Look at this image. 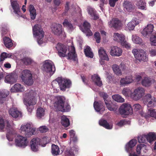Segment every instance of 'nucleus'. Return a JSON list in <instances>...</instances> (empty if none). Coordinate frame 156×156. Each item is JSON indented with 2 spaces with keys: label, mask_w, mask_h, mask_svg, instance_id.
Wrapping results in <instances>:
<instances>
[{
  "label": "nucleus",
  "mask_w": 156,
  "mask_h": 156,
  "mask_svg": "<svg viewBox=\"0 0 156 156\" xmlns=\"http://www.w3.org/2000/svg\"><path fill=\"white\" fill-rule=\"evenodd\" d=\"M69 133L70 136L71 138L73 141L76 142L77 140V138L75 136V132L73 130H71L69 131Z\"/></svg>",
  "instance_id": "60"
},
{
  "label": "nucleus",
  "mask_w": 156,
  "mask_h": 156,
  "mask_svg": "<svg viewBox=\"0 0 156 156\" xmlns=\"http://www.w3.org/2000/svg\"><path fill=\"white\" fill-rule=\"evenodd\" d=\"M122 49L117 46L111 47L109 51L110 55L112 56L119 57L122 55Z\"/></svg>",
  "instance_id": "15"
},
{
  "label": "nucleus",
  "mask_w": 156,
  "mask_h": 156,
  "mask_svg": "<svg viewBox=\"0 0 156 156\" xmlns=\"http://www.w3.org/2000/svg\"><path fill=\"white\" fill-rule=\"evenodd\" d=\"M99 57L101 60L108 61L109 58L105 51L103 48L101 47L98 50Z\"/></svg>",
  "instance_id": "27"
},
{
  "label": "nucleus",
  "mask_w": 156,
  "mask_h": 156,
  "mask_svg": "<svg viewBox=\"0 0 156 156\" xmlns=\"http://www.w3.org/2000/svg\"><path fill=\"white\" fill-rule=\"evenodd\" d=\"M9 94L8 91L6 90H2L0 92V104L3 103L5 98Z\"/></svg>",
  "instance_id": "39"
},
{
  "label": "nucleus",
  "mask_w": 156,
  "mask_h": 156,
  "mask_svg": "<svg viewBox=\"0 0 156 156\" xmlns=\"http://www.w3.org/2000/svg\"><path fill=\"white\" fill-rule=\"evenodd\" d=\"M64 27L66 28L69 32L71 31L74 29L70 21L67 19H65L63 23Z\"/></svg>",
  "instance_id": "37"
},
{
  "label": "nucleus",
  "mask_w": 156,
  "mask_h": 156,
  "mask_svg": "<svg viewBox=\"0 0 156 156\" xmlns=\"http://www.w3.org/2000/svg\"><path fill=\"white\" fill-rule=\"evenodd\" d=\"M91 79L92 81L97 86L100 87L102 83L101 81L100 80L99 76L97 74H94L92 76Z\"/></svg>",
  "instance_id": "36"
},
{
  "label": "nucleus",
  "mask_w": 156,
  "mask_h": 156,
  "mask_svg": "<svg viewBox=\"0 0 156 156\" xmlns=\"http://www.w3.org/2000/svg\"><path fill=\"white\" fill-rule=\"evenodd\" d=\"M28 143L26 137L23 136L19 134L16 135L15 139V144L16 146L25 147L27 145Z\"/></svg>",
  "instance_id": "10"
},
{
  "label": "nucleus",
  "mask_w": 156,
  "mask_h": 156,
  "mask_svg": "<svg viewBox=\"0 0 156 156\" xmlns=\"http://www.w3.org/2000/svg\"><path fill=\"white\" fill-rule=\"evenodd\" d=\"M139 23L138 20L136 18H134L127 24L125 28L126 30H133L134 29L135 26Z\"/></svg>",
  "instance_id": "20"
},
{
  "label": "nucleus",
  "mask_w": 156,
  "mask_h": 156,
  "mask_svg": "<svg viewBox=\"0 0 156 156\" xmlns=\"http://www.w3.org/2000/svg\"><path fill=\"white\" fill-rule=\"evenodd\" d=\"M61 123L65 127H68L70 124L69 119L65 115H63L61 117Z\"/></svg>",
  "instance_id": "41"
},
{
  "label": "nucleus",
  "mask_w": 156,
  "mask_h": 156,
  "mask_svg": "<svg viewBox=\"0 0 156 156\" xmlns=\"http://www.w3.org/2000/svg\"><path fill=\"white\" fill-rule=\"evenodd\" d=\"M57 82L60 86V88L62 90H65L66 88H69L71 84L70 80L66 79H62L58 77L53 81V83Z\"/></svg>",
  "instance_id": "8"
},
{
  "label": "nucleus",
  "mask_w": 156,
  "mask_h": 156,
  "mask_svg": "<svg viewBox=\"0 0 156 156\" xmlns=\"http://www.w3.org/2000/svg\"><path fill=\"white\" fill-rule=\"evenodd\" d=\"M54 106L57 110L62 112H68L70 110V106L65 102V98L63 96H57L55 98Z\"/></svg>",
  "instance_id": "3"
},
{
  "label": "nucleus",
  "mask_w": 156,
  "mask_h": 156,
  "mask_svg": "<svg viewBox=\"0 0 156 156\" xmlns=\"http://www.w3.org/2000/svg\"><path fill=\"white\" fill-rule=\"evenodd\" d=\"M22 61L26 65H29L32 62V60L28 57H25L22 59Z\"/></svg>",
  "instance_id": "58"
},
{
  "label": "nucleus",
  "mask_w": 156,
  "mask_h": 156,
  "mask_svg": "<svg viewBox=\"0 0 156 156\" xmlns=\"http://www.w3.org/2000/svg\"><path fill=\"white\" fill-rule=\"evenodd\" d=\"M74 147H73L70 151L67 150L65 152L66 156H75L74 155L75 151L76 153L78 151V149L76 148L74 151Z\"/></svg>",
  "instance_id": "54"
},
{
  "label": "nucleus",
  "mask_w": 156,
  "mask_h": 156,
  "mask_svg": "<svg viewBox=\"0 0 156 156\" xmlns=\"http://www.w3.org/2000/svg\"><path fill=\"white\" fill-rule=\"evenodd\" d=\"M4 44L5 47L8 48H11L13 45V43L9 37H5L3 39Z\"/></svg>",
  "instance_id": "45"
},
{
  "label": "nucleus",
  "mask_w": 156,
  "mask_h": 156,
  "mask_svg": "<svg viewBox=\"0 0 156 156\" xmlns=\"http://www.w3.org/2000/svg\"><path fill=\"white\" fill-rule=\"evenodd\" d=\"M137 140L136 139H132L126 145L125 149L126 151L130 154L132 152L133 148L136 145Z\"/></svg>",
  "instance_id": "23"
},
{
  "label": "nucleus",
  "mask_w": 156,
  "mask_h": 156,
  "mask_svg": "<svg viewBox=\"0 0 156 156\" xmlns=\"http://www.w3.org/2000/svg\"><path fill=\"white\" fill-rule=\"evenodd\" d=\"M107 101L105 102V104L108 109L111 111H115L117 109L118 107L115 106V107H111L110 103H108Z\"/></svg>",
  "instance_id": "61"
},
{
  "label": "nucleus",
  "mask_w": 156,
  "mask_h": 156,
  "mask_svg": "<svg viewBox=\"0 0 156 156\" xmlns=\"http://www.w3.org/2000/svg\"><path fill=\"white\" fill-rule=\"evenodd\" d=\"M20 130L26 137H29L34 134L36 128L33 127L32 123L27 122L21 125Z\"/></svg>",
  "instance_id": "4"
},
{
  "label": "nucleus",
  "mask_w": 156,
  "mask_h": 156,
  "mask_svg": "<svg viewBox=\"0 0 156 156\" xmlns=\"http://www.w3.org/2000/svg\"><path fill=\"white\" fill-rule=\"evenodd\" d=\"M132 52L137 59L144 61H147L148 60L147 53L144 50L141 49H134Z\"/></svg>",
  "instance_id": "7"
},
{
  "label": "nucleus",
  "mask_w": 156,
  "mask_h": 156,
  "mask_svg": "<svg viewBox=\"0 0 156 156\" xmlns=\"http://www.w3.org/2000/svg\"><path fill=\"white\" fill-rule=\"evenodd\" d=\"M56 48L60 57H67L68 59H74L75 58V49L73 46L69 47L61 43H58Z\"/></svg>",
  "instance_id": "1"
},
{
  "label": "nucleus",
  "mask_w": 156,
  "mask_h": 156,
  "mask_svg": "<svg viewBox=\"0 0 156 156\" xmlns=\"http://www.w3.org/2000/svg\"><path fill=\"white\" fill-rule=\"evenodd\" d=\"M9 113L13 117L15 118H20L22 117V113L18 110L17 108H12L9 110Z\"/></svg>",
  "instance_id": "19"
},
{
  "label": "nucleus",
  "mask_w": 156,
  "mask_h": 156,
  "mask_svg": "<svg viewBox=\"0 0 156 156\" xmlns=\"http://www.w3.org/2000/svg\"><path fill=\"white\" fill-rule=\"evenodd\" d=\"M37 94L35 92L31 90L23 95V103L27 107L28 112L31 113L34 109V105L37 103Z\"/></svg>",
  "instance_id": "2"
},
{
  "label": "nucleus",
  "mask_w": 156,
  "mask_h": 156,
  "mask_svg": "<svg viewBox=\"0 0 156 156\" xmlns=\"http://www.w3.org/2000/svg\"><path fill=\"white\" fill-rule=\"evenodd\" d=\"M152 83V80L151 79L147 77H145L144 79L142 81V84L145 86H149L151 85Z\"/></svg>",
  "instance_id": "49"
},
{
  "label": "nucleus",
  "mask_w": 156,
  "mask_h": 156,
  "mask_svg": "<svg viewBox=\"0 0 156 156\" xmlns=\"http://www.w3.org/2000/svg\"><path fill=\"white\" fill-rule=\"evenodd\" d=\"M20 76L23 81L26 85L30 86L33 83L32 75L31 72L28 69L22 70Z\"/></svg>",
  "instance_id": "5"
},
{
  "label": "nucleus",
  "mask_w": 156,
  "mask_h": 156,
  "mask_svg": "<svg viewBox=\"0 0 156 156\" xmlns=\"http://www.w3.org/2000/svg\"><path fill=\"white\" fill-rule=\"evenodd\" d=\"M94 107L97 112H100L101 114L105 110L104 108L101 101H95L94 103Z\"/></svg>",
  "instance_id": "30"
},
{
  "label": "nucleus",
  "mask_w": 156,
  "mask_h": 156,
  "mask_svg": "<svg viewBox=\"0 0 156 156\" xmlns=\"http://www.w3.org/2000/svg\"><path fill=\"white\" fill-rule=\"evenodd\" d=\"M87 11L88 14L90 16L91 19L96 20L98 18L96 14V11L94 8L88 7L87 8Z\"/></svg>",
  "instance_id": "31"
},
{
  "label": "nucleus",
  "mask_w": 156,
  "mask_h": 156,
  "mask_svg": "<svg viewBox=\"0 0 156 156\" xmlns=\"http://www.w3.org/2000/svg\"><path fill=\"white\" fill-rule=\"evenodd\" d=\"M119 113L121 115H128L132 112V108L129 104H123L119 109Z\"/></svg>",
  "instance_id": "14"
},
{
  "label": "nucleus",
  "mask_w": 156,
  "mask_h": 156,
  "mask_svg": "<svg viewBox=\"0 0 156 156\" xmlns=\"http://www.w3.org/2000/svg\"><path fill=\"white\" fill-rule=\"evenodd\" d=\"M5 125V122L2 117H0V132L4 131Z\"/></svg>",
  "instance_id": "56"
},
{
  "label": "nucleus",
  "mask_w": 156,
  "mask_h": 156,
  "mask_svg": "<svg viewBox=\"0 0 156 156\" xmlns=\"http://www.w3.org/2000/svg\"><path fill=\"white\" fill-rule=\"evenodd\" d=\"M17 135V134H16V131L12 129L8 132L6 137L9 141H12L14 137L16 138Z\"/></svg>",
  "instance_id": "32"
},
{
  "label": "nucleus",
  "mask_w": 156,
  "mask_h": 156,
  "mask_svg": "<svg viewBox=\"0 0 156 156\" xmlns=\"http://www.w3.org/2000/svg\"><path fill=\"white\" fill-rule=\"evenodd\" d=\"M134 110L137 111L142 109V106L138 103L134 104L133 106Z\"/></svg>",
  "instance_id": "62"
},
{
  "label": "nucleus",
  "mask_w": 156,
  "mask_h": 156,
  "mask_svg": "<svg viewBox=\"0 0 156 156\" xmlns=\"http://www.w3.org/2000/svg\"><path fill=\"white\" fill-rule=\"evenodd\" d=\"M154 26L151 24H149L147 25L143 30L142 31L141 33L142 35L146 36L151 34L153 31Z\"/></svg>",
  "instance_id": "22"
},
{
  "label": "nucleus",
  "mask_w": 156,
  "mask_h": 156,
  "mask_svg": "<svg viewBox=\"0 0 156 156\" xmlns=\"http://www.w3.org/2000/svg\"><path fill=\"white\" fill-rule=\"evenodd\" d=\"M150 40L152 45L156 46V33H154L151 35Z\"/></svg>",
  "instance_id": "52"
},
{
  "label": "nucleus",
  "mask_w": 156,
  "mask_h": 156,
  "mask_svg": "<svg viewBox=\"0 0 156 156\" xmlns=\"http://www.w3.org/2000/svg\"><path fill=\"white\" fill-rule=\"evenodd\" d=\"M41 140L38 138L33 139L30 142V145L31 150L34 152H37L39 150V147L40 144Z\"/></svg>",
  "instance_id": "16"
},
{
  "label": "nucleus",
  "mask_w": 156,
  "mask_h": 156,
  "mask_svg": "<svg viewBox=\"0 0 156 156\" xmlns=\"http://www.w3.org/2000/svg\"><path fill=\"white\" fill-rule=\"evenodd\" d=\"M83 28L81 29L82 31L87 36H91L93 33L90 30V24L87 21L84 22L83 25Z\"/></svg>",
  "instance_id": "21"
},
{
  "label": "nucleus",
  "mask_w": 156,
  "mask_h": 156,
  "mask_svg": "<svg viewBox=\"0 0 156 156\" xmlns=\"http://www.w3.org/2000/svg\"><path fill=\"white\" fill-rule=\"evenodd\" d=\"M99 124L100 125L108 129H112V124H109L107 122L106 120L104 119H101L100 120Z\"/></svg>",
  "instance_id": "38"
},
{
  "label": "nucleus",
  "mask_w": 156,
  "mask_h": 156,
  "mask_svg": "<svg viewBox=\"0 0 156 156\" xmlns=\"http://www.w3.org/2000/svg\"><path fill=\"white\" fill-rule=\"evenodd\" d=\"M138 140L140 143H146L147 141V135H140L138 137Z\"/></svg>",
  "instance_id": "55"
},
{
  "label": "nucleus",
  "mask_w": 156,
  "mask_h": 156,
  "mask_svg": "<svg viewBox=\"0 0 156 156\" xmlns=\"http://www.w3.org/2000/svg\"><path fill=\"white\" fill-rule=\"evenodd\" d=\"M12 0H10L11 5L14 11V12L19 16H20L21 14L20 8L19 5L16 1H12Z\"/></svg>",
  "instance_id": "25"
},
{
  "label": "nucleus",
  "mask_w": 156,
  "mask_h": 156,
  "mask_svg": "<svg viewBox=\"0 0 156 156\" xmlns=\"http://www.w3.org/2000/svg\"><path fill=\"white\" fill-rule=\"evenodd\" d=\"M112 68L114 72L116 75L118 76L122 75V73L119 66L116 64H114L112 66Z\"/></svg>",
  "instance_id": "46"
},
{
  "label": "nucleus",
  "mask_w": 156,
  "mask_h": 156,
  "mask_svg": "<svg viewBox=\"0 0 156 156\" xmlns=\"http://www.w3.org/2000/svg\"><path fill=\"white\" fill-rule=\"evenodd\" d=\"M134 79L132 76H126L121 78L120 81V85L121 86H125L132 83Z\"/></svg>",
  "instance_id": "18"
},
{
  "label": "nucleus",
  "mask_w": 156,
  "mask_h": 156,
  "mask_svg": "<svg viewBox=\"0 0 156 156\" xmlns=\"http://www.w3.org/2000/svg\"><path fill=\"white\" fill-rule=\"evenodd\" d=\"M132 90L128 88H124L122 90V94L125 97H129L131 98L132 94Z\"/></svg>",
  "instance_id": "40"
},
{
  "label": "nucleus",
  "mask_w": 156,
  "mask_h": 156,
  "mask_svg": "<svg viewBox=\"0 0 156 156\" xmlns=\"http://www.w3.org/2000/svg\"><path fill=\"white\" fill-rule=\"evenodd\" d=\"M112 98L114 100L118 102L122 103L125 101L124 99L119 94L113 95Z\"/></svg>",
  "instance_id": "48"
},
{
  "label": "nucleus",
  "mask_w": 156,
  "mask_h": 156,
  "mask_svg": "<svg viewBox=\"0 0 156 156\" xmlns=\"http://www.w3.org/2000/svg\"><path fill=\"white\" fill-rule=\"evenodd\" d=\"M120 43L122 46L126 49H129L130 48V44L126 41V39L123 40V41Z\"/></svg>",
  "instance_id": "57"
},
{
  "label": "nucleus",
  "mask_w": 156,
  "mask_h": 156,
  "mask_svg": "<svg viewBox=\"0 0 156 156\" xmlns=\"http://www.w3.org/2000/svg\"><path fill=\"white\" fill-rule=\"evenodd\" d=\"M132 40L134 43L136 44H140L143 43L142 39L135 34L132 36Z\"/></svg>",
  "instance_id": "42"
},
{
  "label": "nucleus",
  "mask_w": 156,
  "mask_h": 156,
  "mask_svg": "<svg viewBox=\"0 0 156 156\" xmlns=\"http://www.w3.org/2000/svg\"><path fill=\"white\" fill-rule=\"evenodd\" d=\"M45 112V109L43 108H38L36 111V116L38 119H41L44 116Z\"/></svg>",
  "instance_id": "34"
},
{
  "label": "nucleus",
  "mask_w": 156,
  "mask_h": 156,
  "mask_svg": "<svg viewBox=\"0 0 156 156\" xmlns=\"http://www.w3.org/2000/svg\"><path fill=\"white\" fill-rule=\"evenodd\" d=\"M113 39L114 41L120 43L123 40L126 39L125 36L122 34L115 33L113 36Z\"/></svg>",
  "instance_id": "26"
},
{
  "label": "nucleus",
  "mask_w": 156,
  "mask_h": 156,
  "mask_svg": "<svg viewBox=\"0 0 156 156\" xmlns=\"http://www.w3.org/2000/svg\"><path fill=\"white\" fill-rule=\"evenodd\" d=\"M12 55L11 53L8 54L4 52L2 53L0 56V62H3L6 58H10Z\"/></svg>",
  "instance_id": "50"
},
{
  "label": "nucleus",
  "mask_w": 156,
  "mask_h": 156,
  "mask_svg": "<svg viewBox=\"0 0 156 156\" xmlns=\"http://www.w3.org/2000/svg\"><path fill=\"white\" fill-rule=\"evenodd\" d=\"M136 5L139 9L142 10L145 9L146 7V3L141 0L138 2Z\"/></svg>",
  "instance_id": "53"
},
{
  "label": "nucleus",
  "mask_w": 156,
  "mask_h": 156,
  "mask_svg": "<svg viewBox=\"0 0 156 156\" xmlns=\"http://www.w3.org/2000/svg\"><path fill=\"white\" fill-rule=\"evenodd\" d=\"M108 24L110 27H113L117 29H120L122 26V23L120 20L118 19L114 18L109 22Z\"/></svg>",
  "instance_id": "17"
},
{
  "label": "nucleus",
  "mask_w": 156,
  "mask_h": 156,
  "mask_svg": "<svg viewBox=\"0 0 156 156\" xmlns=\"http://www.w3.org/2000/svg\"><path fill=\"white\" fill-rule=\"evenodd\" d=\"M29 10L31 19L34 20L37 15L36 10L32 5H30L29 7Z\"/></svg>",
  "instance_id": "35"
},
{
  "label": "nucleus",
  "mask_w": 156,
  "mask_h": 156,
  "mask_svg": "<svg viewBox=\"0 0 156 156\" xmlns=\"http://www.w3.org/2000/svg\"><path fill=\"white\" fill-rule=\"evenodd\" d=\"M51 152L54 155L58 154L60 153V151L58 146L54 144L52 145Z\"/></svg>",
  "instance_id": "47"
},
{
  "label": "nucleus",
  "mask_w": 156,
  "mask_h": 156,
  "mask_svg": "<svg viewBox=\"0 0 156 156\" xmlns=\"http://www.w3.org/2000/svg\"><path fill=\"white\" fill-rule=\"evenodd\" d=\"M34 36L37 39L38 44H42L43 41L42 39L44 36V31L41 26L38 25H35L33 28Z\"/></svg>",
  "instance_id": "6"
},
{
  "label": "nucleus",
  "mask_w": 156,
  "mask_h": 156,
  "mask_svg": "<svg viewBox=\"0 0 156 156\" xmlns=\"http://www.w3.org/2000/svg\"><path fill=\"white\" fill-rule=\"evenodd\" d=\"M84 51L85 54L86 56L90 58H93V53L91 51V48L90 47L88 46H86L84 49Z\"/></svg>",
  "instance_id": "44"
},
{
  "label": "nucleus",
  "mask_w": 156,
  "mask_h": 156,
  "mask_svg": "<svg viewBox=\"0 0 156 156\" xmlns=\"http://www.w3.org/2000/svg\"><path fill=\"white\" fill-rule=\"evenodd\" d=\"M144 102L145 104L147 105L148 107H153L156 106V99L151 97L150 94L145 96Z\"/></svg>",
  "instance_id": "12"
},
{
  "label": "nucleus",
  "mask_w": 156,
  "mask_h": 156,
  "mask_svg": "<svg viewBox=\"0 0 156 156\" xmlns=\"http://www.w3.org/2000/svg\"><path fill=\"white\" fill-rule=\"evenodd\" d=\"M147 141L150 143L156 139V133H150L147 135Z\"/></svg>",
  "instance_id": "43"
},
{
  "label": "nucleus",
  "mask_w": 156,
  "mask_h": 156,
  "mask_svg": "<svg viewBox=\"0 0 156 156\" xmlns=\"http://www.w3.org/2000/svg\"><path fill=\"white\" fill-rule=\"evenodd\" d=\"M39 130L41 133H44L47 132L48 129L45 126H42L39 127Z\"/></svg>",
  "instance_id": "63"
},
{
  "label": "nucleus",
  "mask_w": 156,
  "mask_h": 156,
  "mask_svg": "<svg viewBox=\"0 0 156 156\" xmlns=\"http://www.w3.org/2000/svg\"><path fill=\"white\" fill-rule=\"evenodd\" d=\"M144 116L146 118L151 117L156 119V109L152 108L148 109Z\"/></svg>",
  "instance_id": "33"
},
{
  "label": "nucleus",
  "mask_w": 156,
  "mask_h": 156,
  "mask_svg": "<svg viewBox=\"0 0 156 156\" xmlns=\"http://www.w3.org/2000/svg\"><path fill=\"white\" fill-rule=\"evenodd\" d=\"M5 124L6 126L8 129L11 128L14 125L13 123L11 121H6Z\"/></svg>",
  "instance_id": "64"
},
{
  "label": "nucleus",
  "mask_w": 156,
  "mask_h": 156,
  "mask_svg": "<svg viewBox=\"0 0 156 156\" xmlns=\"http://www.w3.org/2000/svg\"><path fill=\"white\" fill-rule=\"evenodd\" d=\"M146 146L144 144H140L137 146L136 148V152L138 154H140V150L141 149H145L144 152H146L147 151Z\"/></svg>",
  "instance_id": "51"
},
{
  "label": "nucleus",
  "mask_w": 156,
  "mask_h": 156,
  "mask_svg": "<svg viewBox=\"0 0 156 156\" xmlns=\"http://www.w3.org/2000/svg\"><path fill=\"white\" fill-rule=\"evenodd\" d=\"M51 28V32L55 35L59 36L63 33L62 26L59 24L54 23Z\"/></svg>",
  "instance_id": "13"
},
{
  "label": "nucleus",
  "mask_w": 156,
  "mask_h": 156,
  "mask_svg": "<svg viewBox=\"0 0 156 156\" xmlns=\"http://www.w3.org/2000/svg\"><path fill=\"white\" fill-rule=\"evenodd\" d=\"M144 90L143 88L138 87L133 91L131 98L134 100H138L144 95Z\"/></svg>",
  "instance_id": "11"
},
{
  "label": "nucleus",
  "mask_w": 156,
  "mask_h": 156,
  "mask_svg": "<svg viewBox=\"0 0 156 156\" xmlns=\"http://www.w3.org/2000/svg\"><path fill=\"white\" fill-rule=\"evenodd\" d=\"M127 124H129L130 122L127 121L125 120H120L119 122H118L117 125L121 127Z\"/></svg>",
  "instance_id": "59"
},
{
  "label": "nucleus",
  "mask_w": 156,
  "mask_h": 156,
  "mask_svg": "<svg viewBox=\"0 0 156 156\" xmlns=\"http://www.w3.org/2000/svg\"><path fill=\"white\" fill-rule=\"evenodd\" d=\"M123 6L125 10L129 12H132L134 9V6L131 2L125 1L123 3Z\"/></svg>",
  "instance_id": "28"
},
{
  "label": "nucleus",
  "mask_w": 156,
  "mask_h": 156,
  "mask_svg": "<svg viewBox=\"0 0 156 156\" xmlns=\"http://www.w3.org/2000/svg\"><path fill=\"white\" fill-rule=\"evenodd\" d=\"M42 69L44 71L53 74L55 68L53 62L50 60H46L43 63Z\"/></svg>",
  "instance_id": "9"
},
{
  "label": "nucleus",
  "mask_w": 156,
  "mask_h": 156,
  "mask_svg": "<svg viewBox=\"0 0 156 156\" xmlns=\"http://www.w3.org/2000/svg\"><path fill=\"white\" fill-rule=\"evenodd\" d=\"M17 76L15 74L7 75L5 77V82L8 83H15L17 80Z\"/></svg>",
  "instance_id": "24"
},
{
  "label": "nucleus",
  "mask_w": 156,
  "mask_h": 156,
  "mask_svg": "<svg viewBox=\"0 0 156 156\" xmlns=\"http://www.w3.org/2000/svg\"><path fill=\"white\" fill-rule=\"evenodd\" d=\"M24 90V88L23 85L19 83L15 84L11 89L12 92H23Z\"/></svg>",
  "instance_id": "29"
}]
</instances>
